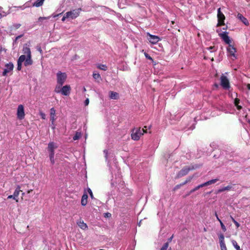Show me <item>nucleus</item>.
Listing matches in <instances>:
<instances>
[{"label":"nucleus","instance_id":"nucleus-60","mask_svg":"<svg viewBox=\"0 0 250 250\" xmlns=\"http://www.w3.org/2000/svg\"><path fill=\"white\" fill-rule=\"evenodd\" d=\"M191 193H190V191L189 192H188V193L186 195V196H188Z\"/></svg>","mask_w":250,"mask_h":250},{"label":"nucleus","instance_id":"nucleus-29","mask_svg":"<svg viewBox=\"0 0 250 250\" xmlns=\"http://www.w3.org/2000/svg\"><path fill=\"white\" fill-rule=\"evenodd\" d=\"M231 243L236 250H241L240 246L238 245L237 242L235 240H232Z\"/></svg>","mask_w":250,"mask_h":250},{"label":"nucleus","instance_id":"nucleus-20","mask_svg":"<svg viewBox=\"0 0 250 250\" xmlns=\"http://www.w3.org/2000/svg\"><path fill=\"white\" fill-rule=\"evenodd\" d=\"M237 18L241 20V21L246 25L249 24V21L247 19L245 18L241 14L238 13L237 15Z\"/></svg>","mask_w":250,"mask_h":250},{"label":"nucleus","instance_id":"nucleus-18","mask_svg":"<svg viewBox=\"0 0 250 250\" xmlns=\"http://www.w3.org/2000/svg\"><path fill=\"white\" fill-rule=\"evenodd\" d=\"M21 191H22L21 190V187L19 185H18L13 194L14 199L17 202H18L17 198Z\"/></svg>","mask_w":250,"mask_h":250},{"label":"nucleus","instance_id":"nucleus-43","mask_svg":"<svg viewBox=\"0 0 250 250\" xmlns=\"http://www.w3.org/2000/svg\"><path fill=\"white\" fill-rule=\"evenodd\" d=\"M50 120L52 122V124H53L54 121L55 120V116H50Z\"/></svg>","mask_w":250,"mask_h":250},{"label":"nucleus","instance_id":"nucleus-13","mask_svg":"<svg viewBox=\"0 0 250 250\" xmlns=\"http://www.w3.org/2000/svg\"><path fill=\"white\" fill-rule=\"evenodd\" d=\"M148 36V40L149 42L152 44H155L157 43L159 41V38L157 36L152 35L149 33H147Z\"/></svg>","mask_w":250,"mask_h":250},{"label":"nucleus","instance_id":"nucleus-25","mask_svg":"<svg viewBox=\"0 0 250 250\" xmlns=\"http://www.w3.org/2000/svg\"><path fill=\"white\" fill-rule=\"evenodd\" d=\"M240 103V100L238 98H235L234 99V105L236 106L237 109L240 110L242 108V107L241 105H239Z\"/></svg>","mask_w":250,"mask_h":250},{"label":"nucleus","instance_id":"nucleus-57","mask_svg":"<svg viewBox=\"0 0 250 250\" xmlns=\"http://www.w3.org/2000/svg\"><path fill=\"white\" fill-rule=\"evenodd\" d=\"M215 216H216V218L218 217L216 212H215Z\"/></svg>","mask_w":250,"mask_h":250},{"label":"nucleus","instance_id":"nucleus-39","mask_svg":"<svg viewBox=\"0 0 250 250\" xmlns=\"http://www.w3.org/2000/svg\"><path fill=\"white\" fill-rule=\"evenodd\" d=\"M220 225H221V229H222V230L224 232L226 231L227 230L226 228L222 221H220Z\"/></svg>","mask_w":250,"mask_h":250},{"label":"nucleus","instance_id":"nucleus-3","mask_svg":"<svg viewBox=\"0 0 250 250\" xmlns=\"http://www.w3.org/2000/svg\"><path fill=\"white\" fill-rule=\"evenodd\" d=\"M197 167H194V166L191 167H183L177 175V178H179L183 176H184L188 174L189 171L192 170L196 168Z\"/></svg>","mask_w":250,"mask_h":250},{"label":"nucleus","instance_id":"nucleus-17","mask_svg":"<svg viewBox=\"0 0 250 250\" xmlns=\"http://www.w3.org/2000/svg\"><path fill=\"white\" fill-rule=\"evenodd\" d=\"M22 52L24 54V55H26V57L31 56L30 49L29 47V45H28L27 44L24 45L22 49Z\"/></svg>","mask_w":250,"mask_h":250},{"label":"nucleus","instance_id":"nucleus-12","mask_svg":"<svg viewBox=\"0 0 250 250\" xmlns=\"http://www.w3.org/2000/svg\"><path fill=\"white\" fill-rule=\"evenodd\" d=\"M219 243L221 250H227L225 241L224 236L223 234L221 233L219 235Z\"/></svg>","mask_w":250,"mask_h":250},{"label":"nucleus","instance_id":"nucleus-14","mask_svg":"<svg viewBox=\"0 0 250 250\" xmlns=\"http://www.w3.org/2000/svg\"><path fill=\"white\" fill-rule=\"evenodd\" d=\"M71 87L69 85H65L62 88V94L64 96L69 95L70 93Z\"/></svg>","mask_w":250,"mask_h":250},{"label":"nucleus","instance_id":"nucleus-27","mask_svg":"<svg viewBox=\"0 0 250 250\" xmlns=\"http://www.w3.org/2000/svg\"><path fill=\"white\" fill-rule=\"evenodd\" d=\"M97 67L98 69H100L101 70H104V71H106L107 69V66L105 64H98L97 65Z\"/></svg>","mask_w":250,"mask_h":250},{"label":"nucleus","instance_id":"nucleus-41","mask_svg":"<svg viewBox=\"0 0 250 250\" xmlns=\"http://www.w3.org/2000/svg\"><path fill=\"white\" fill-rule=\"evenodd\" d=\"M207 49L208 50H210L211 52L212 51H215L216 50L215 49V46H210L209 47H207Z\"/></svg>","mask_w":250,"mask_h":250},{"label":"nucleus","instance_id":"nucleus-38","mask_svg":"<svg viewBox=\"0 0 250 250\" xmlns=\"http://www.w3.org/2000/svg\"><path fill=\"white\" fill-rule=\"evenodd\" d=\"M87 191H88V193L89 194L90 197L92 199L94 198V195L93 194L92 191L90 188H87Z\"/></svg>","mask_w":250,"mask_h":250},{"label":"nucleus","instance_id":"nucleus-1","mask_svg":"<svg viewBox=\"0 0 250 250\" xmlns=\"http://www.w3.org/2000/svg\"><path fill=\"white\" fill-rule=\"evenodd\" d=\"M146 131L141 130V128H134L131 130V137L134 141H138L140 139V137L143 135Z\"/></svg>","mask_w":250,"mask_h":250},{"label":"nucleus","instance_id":"nucleus-2","mask_svg":"<svg viewBox=\"0 0 250 250\" xmlns=\"http://www.w3.org/2000/svg\"><path fill=\"white\" fill-rule=\"evenodd\" d=\"M56 76L57 83L63 85L67 79V74L65 72L59 71L57 73Z\"/></svg>","mask_w":250,"mask_h":250},{"label":"nucleus","instance_id":"nucleus-63","mask_svg":"<svg viewBox=\"0 0 250 250\" xmlns=\"http://www.w3.org/2000/svg\"><path fill=\"white\" fill-rule=\"evenodd\" d=\"M107 214H108V213H106V216L108 217V215Z\"/></svg>","mask_w":250,"mask_h":250},{"label":"nucleus","instance_id":"nucleus-56","mask_svg":"<svg viewBox=\"0 0 250 250\" xmlns=\"http://www.w3.org/2000/svg\"><path fill=\"white\" fill-rule=\"evenodd\" d=\"M217 218V220L220 223V221H222L218 217L216 218Z\"/></svg>","mask_w":250,"mask_h":250},{"label":"nucleus","instance_id":"nucleus-35","mask_svg":"<svg viewBox=\"0 0 250 250\" xmlns=\"http://www.w3.org/2000/svg\"><path fill=\"white\" fill-rule=\"evenodd\" d=\"M168 247V242H166L164 244V245L161 248L160 250H167Z\"/></svg>","mask_w":250,"mask_h":250},{"label":"nucleus","instance_id":"nucleus-31","mask_svg":"<svg viewBox=\"0 0 250 250\" xmlns=\"http://www.w3.org/2000/svg\"><path fill=\"white\" fill-rule=\"evenodd\" d=\"M54 154L55 153H50L49 154L50 160L52 165L54 164L55 163Z\"/></svg>","mask_w":250,"mask_h":250},{"label":"nucleus","instance_id":"nucleus-44","mask_svg":"<svg viewBox=\"0 0 250 250\" xmlns=\"http://www.w3.org/2000/svg\"><path fill=\"white\" fill-rule=\"evenodd\" d=\"M89 99L88 98H87L85 101H84V104L85 106H87L89 104Z\"/></svg>","mask_w":250,"mask_h":250},{"label":"nucleus","instance_id":"nucleus-16","mask_svg":"<svg viewBox=\"0 0 250 250\" xmlns=\"http://www.w3.org/2000/svg\"><path fill=\"white\" fill-rule=\"evenodd\" d=\"M78 226L83 230H86L88 229V226L82 219H80L77 222Z\"/></svg>","mask_w":250,"mask_h":250},{"label":"nucleus","instance_id":"nucleus-36","mask_svg":"<svg viewBox=\"0 0 250 250\" xmlns=\"http://www.w3.org/2000/svg\"><path fill=\"white\" fill-rule=\"evenodd\" d=\"M144 55L146 59L148 60H151L152 62H153V60L151 56H150L147 53L145 52Z\"/></svg>","mask_w":250,"mask_h":250},{"label":"nucleus","instance_id":"nucleus-30","mask_svg":"<svg viewBox=\"0 0 250 250\" xmlns=\"http://www.w3.org/2000/svg\"><path fill=\"white\" fill-rule=\"evenodd\" d=\"M93 77L95 80H98V82H100L98 80H101V75L99 73H93Z\"/></svg>","mask_w":250,"mask_h":250},{"label":"nucleus","instance_id":"nucleus-8","mask_svg":"<svg viewBox=\"0 0 250 250\" xmlns=\"http://www.w3.org/2000/svg\"><path fill=\"white\" fill-rule=\"evenodd\" d=\"M17 118L19 120H22L24 118L25 113H24V109L23 105L20 104L17 109Z\"/></svg>","mask_w":250,"mask_h":250},{"label":"nucleus","instance_id":"nucleus-50","mask_svg":"<svg viewBox=\"0 0 250 250\" xmlns=\"http://www.w3.org/2000/svg\"><path fill=\"white\" fill-rule=\"evenodd\" d=\"M22 35H19L18 36H17L16 38V40H18L19 39L21 38V37H22Z\"/></svg>","mask_w":250,"mask_h":250},{"label":"nucleus","instance_id":"nucleus-53","mask_svg":"<svg viewBox=\"0 0 250 250\" xmlns=\"http://www.w3.org/2000/svg\"><path fill=\"white\" fill-rule=\"evenodd\" d=\"M42 119H45V114H42Z\"/></svg>","mask_w":250,"mask_h":250},{"label":"nucleus","instance_id":"nucleus-34","mask_svg":"<svg viewBox=\"0 0 250 250\" xmlns=\"http://www.w3.org/2000/svg\"><path fill=\"white\" fill-rule=\"evenodd\" d=\"M193 178V176H189L187 178L185 182H183V184L185 185L187 183L190 182Z\"/></svg>","mask_w":250,"mask_h":250},{"label":"nucleus","instance_id":"nucleus-9","mask_svg":"<svg viewBox=\"0 0 250 250\" xmlns=\"http://www.w3.org/2000/svg\"><path fill=\"white\" fill-rule=\"evenodd\" d=\"M80 10H81V9L68 11L66 12V17H69V18L72 19H75L79 16Z\"/></svg>","mask_w":250,"mask_h":250},{"label":"nucleus","instance_id":"nucleus-42","mask_svg":"<svg viewBox=\"0 0 250 250\" xmlns=\"http://www.w3.org/2000/svg\"><path fill=\"white\" fill-rule=\"evenodd\" d=\"M47 19V17H41L39 18L38 21V22H42L43 21V20H46Z\"/></svg>","mask_w":250,"mask_h":250},{"label":"nucleus","instance_id":"nucleus-10","mask_svg":"<svg viewBox=\"0 0 250 250\" xmlns=\"http://www.w3.org/2000/svg\"><path fill=\"white\" fill-rule=\"evenodd\" d=\"M228 34V32H225L219 34V36L226 43L229 45L231 44V42Z\"/></svg>","mask_w":250,"mask_h":250},{"label":"nucleus","instance_id":"nucleus-28","mask_svg":"<svg viewBox=\"0 0 250 250\" xmlns=\"http://www.w3.org/2000/svg\"><path fill=\"white\" fill-rule=\"evenodd\" d=\"M62 85H61V84L57 83L55 88V92L56 93H60L62 92Z\"/></svg>","mask_w":250,"mask_h":250},{"label":"nucleus","instance_id":"nucleus-58","mask_svg":"<svg viewBox=\"0 0 250 250\" xmlns=\"http://www.w3.org/2000/svg\"><path fill=\"white\" fill-rule=\"evenodd\" d=\"M83 90L84 92L86 91V88L84 87L83 88Z\"/></svg>","mask_w":250,"mask_h":250},{"label":"nucleus","instance_id":"nucleus-4","mask_svg":"<svg viewBox=\"0 0 250 250\" xmlns=\"http://www.w3.org/2000/svg\"><path fill=\"white\" fill-rule=\"evenodd\" d=\"M218 181V179H212V180L208 181H207V182H205V183H204L203 184L199 185L198 186L196 187L195 188H194L192 189H191L190 191V193H192L195 192V191L198 190L201 188H202V187H204L205 186H208V185L214 184L215 183H216Z\"/></svg>","mask_w":250,"mask_h":250},{"label":"nucleus","instance_id":"nucleus-46","mask_svg":"<svg viewBox=\"0 0 250 250\" xmlns=\"http://www.w3.org/2000/svg\"><path fill=\"white\" fill-rule=\"evenodd\" d=\"M37 50L40 52V53L41 54H42V50L41 46H37Z\"/></svg>","mask_w":250,"mask_h":250},{"label":"nucleus","instance_id":"nucleus-47","mask_svg":"<svg viewBox=\"0 0 250 250\" xmlns=\"http://www.w3.org/2000/svg\"><path fill=\"white\" fill-rule=\"evenodd\" d=\"M234 224L235 225L236 227L238 228L240 227V224L236 221H234Z\"/></svg>","mask_w":250,"mask_h":250},{"label":"nucleus","instance_id":"nucleus-15","mask_svg":"<svg viewBox=\"0 0 250 250\" xmlns=\"http://www.w3.org/2000/svg\"><path fill=\"white\" fill-rule=\"evenodd\" d=\"M25 59V55H21L18 60V66H17V70L20 71L21 69L22 63L24 61Z\"/></svg>","mask_w":250,"mask_h":250},{"label":"nucleus","instance_id":"nucleus-24","mask_svg":"<svg viewBox=\"0 0 250 250\" xmlns=\"http://www.w3.org/2000/svg\"><path fill=\"white\" fill-rule=\"evenodd\" d=\"M232 188V187L231 185H228L227 187H224V188L219 189L217 190V193H219L224 192L226 190H230Z\"/></svg>","mask_w":250,"mask_h":250},{"label":"nucleus","instance_id":"nucleus-51","mask_svg":"<svg viewBox=\"0 0 250 250\" xmlns=\"http://www.w3.org/2000/svg\"><path fill=\"white\" fill-rule=\"evenodd\" d=\"M146 126H145L142 129L141 128V130H144V131H146V133L147 132Z\"/></svg>","mask_w":250,"mask_h":250},{"label":"nucleus","instance_id":"nucleus-59","mask_svg":"<svg viewBox=\"0 0 250 250\" xmlns=\"http://www.w3.org/2000/svg\"><path fill=\"white\" fill-rule=\"evenodd\" d=\"M2 15L1 13H0V19L2 17Z\"/></svg>","mask_w":250,"mask_h":250},{"label":"nucleus","instance_id":"nucleus-64","mask_svg":"<svg viewBox=\"0 0 250 250\" xmlns=\"http://www.w3.org/2000/svg\"><path fill=\"white\" fill-rule=\"evenodd\" d=\"M107 214H108V213H106V216L108 217V215Z\"/></svg>","mask_w":250,"mask_h":250},{"label":"nucleus","instance_id":"nucleus-49","mask_svg":"<svg viewBox=\"0 0 250 250\" xmlns=\"http://www.w3.org/2000/svg\"><path fill=\"white\" fill-rule=\"evenodd\" d=\"M8 199H14V197H13V195H9L7 197Z\"/></svg>","mask_w":250,"mask_h":250},{"label":"nucleus","instance_id":"nucleus-5","mask_svg":"<svg viewBox=\"0 0 250 250\" xmlns=\"http://www.w3.org/2000/svg\"><path fill=\"white\" fill-rule=\"evenodd\" d=\"M220 84L224 89H229L230 88V86L229 80L226 76L222 74L220 77Z\"/></svg>","mask_w":250,"mask_h":250},{"label":"nucleus","instance_id":"nucleus-7","mask_svg":"<svg viewBox=\"0 0 250 250\" xmlns=\"http://www.w3.org/2000/svg\"><path fill=\"white\" fill-rule=\"evenodd\" d=\"M227 50L229 54V56L233 57L232 60H234L237 58L235 54V53L236 52V49L233 44H230L229 45L228 47L227 48Z\"/></svg>","mask_w":250,"mask_h":250},{"label":"nucleus","instance_id":"nucleus-23","mask_svg":"<svg viewBox=\"0 0 250 250\" xmlns=\"http://www.w3.org/2000/svg\"><path fill=\"white\" fill-rule=\"evenodd\" d=\"M109 97L111 99L117 100L119 98V94L116 92L110 91L109 92Z\"/></svg>","mask_w":250,"mask_h":250},{"label":"nucleus","instance_id":"nucleus-54","mask_svg":"<svg viewBox=\"0 0 250 250\" xmlns=\"http://www.w3.org/2000/svg\"><path fill=\"white\" fill-rule=\"evenodd\" d=\"M33 191L32 189H30L27 191V193H30L31 192Z\"/></svg>","mask_w":250,"mask_h":250},{"label":"nucleus","instance_id":"nucleus-45","mask_svg":"<svg viewBox=\"0 0 250 250\" xmlns=\"http://www.w3.org/2000/svg\"><path fill=\"white\" fill-rule=\"evenodd\" d=\"M66 18H69V17H66V13L64 14V15L63 16V17H62V21H64Z\"/></svg>","mask_w":250,"mask_h":250},{"label":"nucleus","instance_id":"nucleus-22","mask_svg":"<svg viewBox=\"0 0 250 250\" xmlns=\"http://www.w3.org/2000/svg\"><path fill=\"white\" fill-rule=\"evenodd\" d=\"M88 195L86 193H84L82 196L81 199V204L83 206H85L87 204Z\"/></svg>","mask_w":250,"mask_h":250},{"label":"nucleus","instance_id":"nucleus-55","mask_svg":"<svg viewBox=\"0 0 250 250\" xmlns=\"http://www.w3.org/2000/svg\"><path fill=\"white\" fill-rule=\"evenodd\" d=\"M231 220L233 223H234V221H236V220L232 217H231Z\"/></svg>","mask_w":250,"mask_h":250},{"label":"nucleus","instance_id":"nucleus-52","mask_svg":"<svg viewBox=\"0 0 250 250\" xmlns=\"http://www.w3.org/2000/svg\"><path fill=\"white\" fill-rule=\"evenodd\" d=\"M247 88H248V89L249 90H250V83H249V84H247Z\"/></svg>","mask_w":250,"mask_h":250},{"label":"nucleus","instance_id":"nucleus-6","mask_svg":"<svg viewBox=\"0 0 250 250\" xmlns=\"http://www.w3.org/2000/svg\"><path fill=\"white\" fill-rule=\"evenodd\" d=\"M217 18H218V23L217 26H220L224 25V21L225 20V17L223 13L221 11V8H219L217 9Z\"/></svg>","mask_w":250,"mask_h":250},{"label":"nucleus","instance_id":"nucleus-48","mask_svg":"<svg viewBox=\"0 0 250 250\" xmlns=\"http://www.w3.org/2000/svg\"><path fill=\"white\" fill-rule=\"evenodd\" d=\"M173 236H174V235H173H173H172L170 238H169L168 239V242H168V243H169V242H170L172 241V239H173Z\"/></svg>","mask_w":250,"mask_h":250},{"label":"nucleus","instance_id":"nucleus-40","mask_svg":"<svg viewBox=\"0 0 250 250\" xmlns=\"http://www.w3.org/2000/svg\"><path fill=\"white\" fill-rule=\"evenodd\" d=\"M21 24L16 23L13 25V27L15 29H17L21 27Z\"/></svg>","mask_w":250,"mask_h":250},{"label":"nucleus","instance_id":"nucleus-21","mask_svg":"<svg viewBox=\"0 0 250 250\" xmlns=\"http://www.w3.org/2000/svg\"><path fill=\"white\" fill-rule=\"evenodd\" d=\"M32 56H29L25 58L24 60V64L25 66H27L28 65H31L33 63V61L31 59Z\"/></svg>","mask_w":250,"mask_h":250},{"label":"nucleus","instance_id":"nucleus-61","mask_svg":"<svg viewBox=\"0 0 250 250\" xmlns=\"http://www.w3.org/2000/svg\"><path fill=\"white\" fill-rule=\"evenodd\" d=\"M2 9V8L1 6H0V10H1Z\"/></svg>","mask_w":250,"mask_h":250},{"label":"nucleus","instance_id":"nucleus-33","mask_svg":"<svg viewBox=\"0 0 250 250\" xmlns=\"http://www.w3.org/2000/svg\"><path fill=\"white\" fill-rule=\"evenodd\" d=\"M183 186H184V185L183 184V183L178 184L175 186V187L173 189V190L174 191H175L177 190V189H178L179 188H180L181 187Z\"/></svg>","mask_w":250,"mask_h":250},{"label":"nucleus","instance_id":"nucleus-37","mask_svg":"<svg viewBox=\"0 0 250 250\" xmlns=\"http://www.w3.org/2000/svg\"><path fill=\"white\" fill-rule=\"evenodd\" d=\"M56 110L54 107L50 109V116H55Z\"/></svg>","mask_w":250,"mask_h":250},{"label":"nucleus","instance_id":"nucleus-62","mask_svg":"<svg viewBox=\"0 0 250 250\" xmlns=\"http://www.w3.org/2000/svg\"><path fill=\"white\" fill-rule=\"evenodd\" d=\"M171 22H172V24H174V22L173 21H172Z\"/></svg>","mask_w":250,"mask_h":250},{"label":"nucleus","instance_id":"nucleus-32","mask_svg":"<svg viewBox=\"0 0 250 250\" xmlns=\"http://www.w3.org/2000/svg\"><path fill=\"white\" fill-rule=\"evenodd\" d=\"M81 133H80V132H77L76 133V134H75V135L73 136V139L75 141V140H78L79 139H80V138L81 137Z\"/></svg>","mask_w":250,"mask_h":250},{"label":"nucleus","instance_id":"nucleus-26","mask_svg":"<svg viewBox=\"0 0 250 250\" xmlns=\"http://www.w3.org/2000/svg\"><path fill=\"white\" fill-rule=\"evenodd\" d=\"M43 1L42 0H37L33 4V6L37 7H40L43 4Z\"/></svg>","mask_w":250,"mask_h":250},{"label":"nucleus","instance_id":"nucleus-11","mask_svg":"<svg viewBox=\"0 0 250 250\" xmlns=\"http://www.w3.org/2000/svg\"><path fill=\"white\" fill-rule=\"evenodd\" d=\"M6 68L4 69L2 72V76H6L7 73L12 71L14 68V65L12 62H9L5 64Z\"/></svg>","mask_w":250,"mask_h":250},{"label":"nucleus","instance_id":"nucleus-19","mask_svg":"<svg viewBox=\"0 0 250 250\" xmlns=\"http://www.w3.org/2000/svg\"><path fill=\"white\" fill-rule=\"evenodd\" d=\"M56 148H57V146H55V143L53 142H50L48 145L47 149L49 153H55L54 150Z\"/></svg>","mask_w":250,"mask_h":250}]
</instances>
